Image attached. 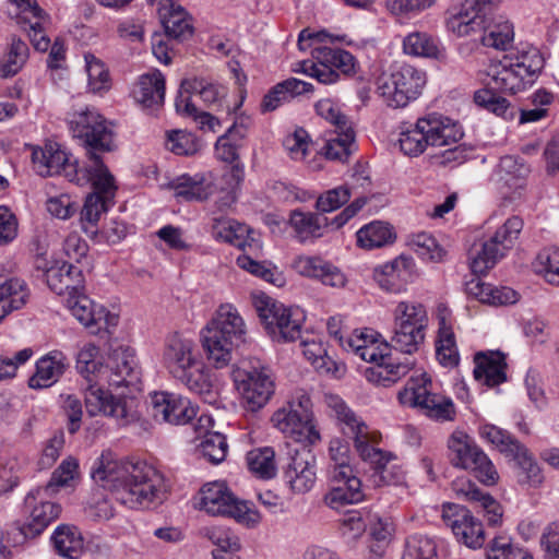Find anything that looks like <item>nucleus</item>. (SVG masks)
<instances>
[{"label":"nucleus","mask_w":559,"mask_h":559,"mask_svg":"<svg viewBox=\"0 0 559 559\" xmlns=\"http://www.w3.org/2000/svg\"><path fill=\"white\" fill-rule=\"evenodd\" d=\"M92 477L130 508L148 506L162 500L164 495V477L154 466L146 462H124L111 452H103L97 459Z\"/></svg>","instance_id":"nucleus-1"},{"label":"nucleus","mask_w":559,"mask_h":559,"mask_svg":"<svg viewBox=\"0 0 559 559\" xmlns=\"http://www.w3.org/2000/svg\"><path fill=\"white\" fill-rule=\"evenodd\" d=\"M329 405L333 408L344 435L354 439V444L360 457L369 462L373 468L370 480L374 487L400 486L404 484L405 473L397 459L383 452L369 442L371 440L368 427L338 397H330Z\"/></svg>","instance_id":"nucleus-2"},{"label":"nucleus","mask_w":559,"mask_h":559,"mask_svg":"<svg viewBox=\"0 0 559 559\" xmlns=\"http://www.w3.org/2000/svg\"><path fill=\"white\" fill-rule=\"evenodd\" d=\"M247 329L238 310L230 304L221 305L201 330L200 341L207 360L224 368L233 354L246 341Z\"/></svg>","instance_id":"nucleus-3"},{"label":"nucleus","mask_w":559,"mask_h":559,"mask_svg":"<svg viewBox=\"0 0 559 559\" xmlns=\"http://www.w3.org/2000/svg\"><path fill=\"white\" fill-rule=\"evenodd\" d=\"M463 136L461 127L443 115L432 112L418 118L414 126L401 131L400 148L411 157L423 154L428 146H447Z\"/></svg>","instance_id":"nucleus-4"},{"label":"nucleus","mask_w":559,"mask_h":559,"mask_svg":"<svg viewBox=\"0 0 559 559\" xmlns=\"http://www.w3.org/2000/svg\"><path fill=\"white\" fill-rule=\"evenodd\" d=\"M91 165L88 168L87 180L91 182L94 191L90 193L81 210V224L84 231L91 236L97 234V223L100 216L107 212L108 202L116 193L115 178L104 165L99 155L90 153Z\"/></svg>","instance_id":"nucleus-5"},{"label":"nucleus","mask_w":559,"mask_h":559,"mask_svg":"<svg viewBox=\"0 0 559 559\" xmlns=\"http://www.w3.org/2000/svg\"><path fill=\"white\" fill-rule=\"evenodd\" d=\"M254 308L266 333L276 342H294L300 337L306 319L299 308L286 307L266 296L254 297Z\"/></svg>","instance_id":"nucleus-6"},{"label":"nucleus","mask_w":559,"mask_h":559,"mask_svg":"<svg viewBox=\"0 0 559 559\" xmlns=\"http://www.w3.org/2000/svg\"><path fill=\"white\" fill-rule=\"evenodd\" d=\"M271 421L286 437L305 447L320 441V433L313 420L312 403L310 397L305 394L278 408L273 414Z\"/></svg>","instance_id":"nucleus-7"},{"label":"nucleus","mask_w":559,"mask_h":559,"mask_svg":"<svg viewBox=\"0 0 559 559\" xmlns=\"http://www.w3.org/2000/svg\"><path fill=\"white\" fill-rule=\"evenodd\" d=\"M449 459L454 467L471 472L481 484L496 485L499 474L483 449L462 430H455L448 440Z\"/></svg>","instance_id":"nucleus-8"},{"label":"nucleus","mask_w":559,"mask_h":559,"mask_svg":"<svg viewBox=\"0 0 559 559\" xmlns=\"http://www.w3.org/2000/svg\"><path fill=\"white\" fill-rule=\"evenodd\" d=\"M426 73L411 64H403L394 72L382 73L377 80V92L392 108H403L416 99L426 85Z\"/></svg>","instance_id":"nucleus-9"},{"label":"nucleus","mask_w":559,"mask_h":559,"mask_svg":"<svg viewBox=\"0 0 559 559\" xmlns=\"http://www.w3.org/2000/svg\"><path fill=\"white\" fill-rule=\"evenodd\" d=\"M479 435L504 456L515 461L523 476L522 481L534 487L543 483L544 475L533 454L509 431L495 425L485 424L479 427Z\"/></svg>","instance_id":"nucleus-10"},{"label":"nucleus","mask_w":559,"mask_h":559,"mask_svg":"<svg viewBox=\"0 0 559 559\" xmlns=\"http://www.w3.org/2000/svg\"><path fill=\"white\" fill-rule=\"evenodd\" d=\"M85 407L90 416L111 417L120 427L140 423L139 401L133 396L114 395L103 386L90 384L85 388Z\"/></svg>","instance_id":"nucleus-11"},{"label":"nucleus","mask_w":559,"mask_h":559,"mask_svg":"<svg viewBox=\"0 0 559 559\" xmlns=\"http://www.w3.org/2000/svg\"><path fill=\"white\" fill-rule=\"evenodd\" d=\"M195 507L211 515H228L247 525H255L261 521L257 510L239 501L223 483H211L201 490Z\"/></svg>","instance_id":"nucleus-12"},{"label":"nucleus","mask_w":559,"mask_h":559,"mask_svg":"<svg viewBox=\"0 0 559 559\" xmlns=\"http://www.w3.org/2000/svg\"><path fill=\"white\" fill-rule=\"evenodd\" d=\"M401 405L419 407L436 420H453L455 407L450 397L431 392V381L420 377L411 378L404 389L397 393Z\"/></svg>","instance_id":"nucleus-13"},{"label":"nucleus","mask_w":559,"mask_h":559,"mask_svg":"<svg viewBox=\"0 0 559 559\" xmlns=\"http://www.w3.org/2000/svg\"><path fill=\"white\" fill-rule=\"evenodd\" d=\"M401 405L419 407L436 420H453L455 407L450 397L431 392V381L420 377L411 378L404 389L397 393Z\"/></svg>","instance_id":"nucleus-14"},{"label":"nucleus","mask_w":559,"mask_h":559,"mask_svg":"<svg viewBox=\"0 0 559 559\" xmlns=\"http://www.w3.org/2000/svg\"><path fill=\"white\" fill-rule=\"evenodd\" d=\"M523 221L519 216H512L479 248L474 247L471 252V270L475 273H487L499 259L512 247L523 229Z\"/></svg>","instance_id":"nucleus-15"},{"label":"nucleus","mask_w":559,"mask_h":559,"mask_svg":"<svg viewBox=\"0 0 559 559\" xmlns=\"http://www.w3.org/2000/svg\"><path fill=\"white\" fill-rule=\"evenodd\" d=\"M69 127L74 138L95 151H110L112 131L106 119L94 107H81L69 115Z\"/></svg>","instance_id":"nucleus-16"},{"label":"nucleus","mask_w":559,"mask_h":559,"mask_svg":"<svg viewBox=\"0 0 559 559\" xmlns=\"http://www.w3.org/2000/svg\"><path fill=\"white\" fill-rule=\"evenodd\" d=\"M32 160L40 176L63 175L70 182L79 186L85 185L88 169H79L76 159L60 148L57 143H48L44 147L35 148Z\"/></svg>","instance_id":"nucleus-17"},{"label":"nucleus","mask_w":559,"mask_h":559,"mask_svg":"<svg viewBox=\"0 0 559 559\" xmlns=\"http://www.w3.org/2000/svg\"><path fill=\"white\" fill-rule=\"evenodd\" d=\"M238 381L241 404L247 412L255 413L263 408L274 394L275 384L271 370L265 366H251L239 373Z\"/></svg>","instance_id":"nucleus-18"},{"label":"nucleus","mask_w":559,"mask_h":559,"mask_svg":"<svg viewBox=\"0 0 559 559\" xmlns=\"http://www.w3.org/2000/svg\"><path fill=\"white\" fill-rule=\"evenodd\" d=\"M148 407L158 423L186 425L197 416V408L187 397L169 392L152 393Z\"/></svg>","instance_id":"nucleus-19"},{"label":"nucleus","mask_w":559,"mask_h":559,"mask_svg":"<svg viewBox=\"0 0 559 559\" xmlns=\"http://www.w3.org/2000/svg\"><path fill=\"white\" fill-rule=\"evenodd\" d=\"M68 307L71 313L80 321L91 334L98 335L102 332H110L119 322V317L108 311L105 307L94 304L88 297L79 293L68 298Z\"/></svg>","instance_id":"nucleus-20"},{"label":"nucleus","mask_w":559,"mask_h":559,"mask_svg":"<svg viewBox=\"0 0 559 559\" xmlns=\"http://www.w3.org/2000/svg\"><path fill=\"white\" fill-rule=\"evenodd\" d=\"M459 542L469 548H480L485 543L483 523L469 510L456 504H448L442 514Z\"/></svg>","instance_id":"nucleus-21"},{"label":"nucleus","mask_w":559,"mask_h":559,"mask_svg":"<svg viewBox=\"0 0 559 559\" xmlns=\"http://www.w3.org/2000/svg\"><path fill=\"white\" fill-rule=\"evenodd\" d=\"M198 360L192 338L180 333L170 334L166 338L163 361L173 377L183 374V370L193 367Z\"/></svg>","instance_id":"nucleus-22"},{"label":"nucleus","mask_w":559,"mask_h":559,"mask_svg":"<svg viewBox=\"0 0 559 559\" xmlns=\"http://www.w3.org/2000/svg\"><path fill=\"white\" fill-rule=\"evenodd\" d=\"M445 26L448 32L456 35L481 33L485 28V13L479 0H463L459 7L450 9Z\"/></svg>","instance_id":"nucleus-23"},{"label":"nucleus","mask_w":559,"mask_h":559,"mask_svg":"<svg viewBox=\"0 0 559 559\" xmlns=\"http://www.w3.org/2000/svg\"><path fill=\"white\" fill-rule=\"evenodd\" d=\"M290 489L296 493L309 491L316 483V457L310 450H296L284 472Z\"/></svg>","instance_id":"nucleus-24"},{"label":"nucleus","mask_w":559,"mask_h":559,"mask_svg":"<svg viewBox=\"0 0 559 559\" xmlns=\"http://www.w3.org/2000/svg\"><path fill=\"white\" fill-rule=\"evenodd\" d=\"M213 420L209 415H201L195 426L197 451L212 464L223 462L227 455V442L225 436L211 431Z\"/></svg>","instance_id":"nucleus-25"},{"label":"nucleus","mask_w":559,"mask_h":559,"mask_svg":"<svg viewBox=\"0 0 559 559\" xmlns=\"http://www.w3.org/2000/svg\"><path fill=\"white\" fill-rule=\"evenodd\" d=\"M84 282L82 270L70 262H55L48 271L47 285L58 295L71 298L83 292Z\"/></svg>","instance_id":"nucleus-26"},{"label":"nucleus","mask_w":559,"mask_h":559,"mask_svg":"<svg viewBox=\"0 0 559 559\" xmlns=\"http://www.w3.org/2000/svg\"><path fill=\"white\" fill-rule=\"evenodd\" d=\"M413 270V259L402 254L391 262L376 267L373 278L383 290L396 293L409 280Z\"/></svg>","instance_id":"nucleus-27"},{"label":"nucleus","mask_w":559,"mask_h":559,"mask_svg":"<svg viewBox=\"0 0 559 559\" xmlns=\"http://www.w3.org/2000/svg\"><path fill=\"white\" fill-rule=\"evenodd\" d=\"M103 372L100 383L104 381L109 386H134L139 382V371L136 370V362L131 354L126 350L115 352L110 364Z\"/></svg>","instance_id":"nucleus-28"},{"label":"nucleus","mask_w":559,"mask_h":559,"mask_svg":"<svg viewBox=\"0 0 559 559\" xmlns=\"http://www.w3.org/2000/svg\"><path fill=\"white\" fill-rule=\"evenodd\" d=\"M133 97L143 109L156 110L164 104L165 78L159 70L142 74L135 83Z\"/></svg>","instance_id":"nucleus-29"},{"label":"nucleus","mask_w":559,"mask_h":559,"mask_svg":"<svg viewBox=\"0 0 559 559\" xmlns=\"http://www.w3.org/2000/svg\"><path fill=\"white\" fill-rule=\"evenodd\" d=\"M474 377L487 386H496L507 380L506 356L501 352H478L474 356Z\"/></svg>","instance_id":"nucleus-30"},{"label":"nucleus","mask_w":559,"mask_h":559,"mask_svg":"<svg viewBox=\"0 0 559 559\" xmlns=\"http://www.w3.org/2000/svg\"><path fill=\"white\" fill-rule=\"evenodd\" d=\"M313 85L296 78H289L274 85L263 97L260 108L262 112L274 111L283 104L304 94L312 93Z\"/></svg>","instance_id":"nucleus-31"},{"label":"nucleus","mask_w":559,"mask_h":559,"mask_svg":"<svg viewBox=\"0 0 559 559\" xmlns=\"http://www.w3.org/2000/svg\"><path fill=\"white\" fill-rule=\"evenodd\" d=\"M68 366V359L62 352H50L36 362V372L31 377L28 385L33 389L49 388L59 380Z\"/></svg>","instance_id":"nucleus-32"},{"label":"nucleus","mask_w":559,"mask_h":559,"mask_svg":"<svg viewBox=\"0 0 559 559\" xmlns=\"http://www.w3.org/2000/svg\"><path fill=\"white\" fill-rule=\"evenodd\" d=\"M45 497L37 498L28 507H32L27 522L21 528L25 537H35L41 534L50 523L56 521L61 514V506L43 500ZM27 506V503L25 502Z\"/></svg>","instance_id":"nucleus-33"},{"label":"nucleus","mask_w":559,"mask_h":559,"mask_svg":"<svg viewBox=\"0 0 559 559\" xmlns=\"http://www.w3.org/2000/svg\"><path fill=\"white\" fill-rule=\"evenodd\" d=\"M448 316L449 311L447 308L439 309V330L436 341V354L442 366L453 368L459 365L460 356L452 325L447 320Z\"/></svg>","instance_id":"nucleus-34"},{"label":"nucleus","mask_w":559,"mask_h":559,"mask_svg":"<svg viewBox=\"0 0 559 559\" xmlns=\"http://www.w3.org/2000/svg\"><path fill=\"white\" fill-rule=\"evenodd\" d=\"M413 366L414 362L408 358L402 362H392L386 355H381L380 362L366 369V378L376 385L386 388L405 377Z\"/></svg>","instance_id":"nucleus-35"},{"label":"nucleus","mask_w":559,"mask_h":559,"mask_svg":"<svg viewBox=\"0 0 559 559\" xmlns=\"http://www.w3.org/2000/svg\"><path fill=\"white\" fill-rule=\"evenodd\" d=\"M488 76L490 80L487 85L492 90L503 93L515 94L527 84L526 80L509 61L491 64L488 70Z\"/></svg>","instance_id":"nucleus-36"},{"label":"nucleus","mask_w":559,"mask_h":559,"mask_svg":"<svg viewBox=\"0 0 559 559\" xmlns=\"http://www.w3.org/2000/svg\"><path fill=\"white\" fill-rule=\"evenodd\" d=\"M78 472L76 460L69 457L64 460L52 473L50 480L44 487H38L27 493L25 502L31 504L37 498L50 497L58 492L60 488L70 485Z\"/></svg>","instance_id":"nucleus-37"},{"label":"nucleus","mask_w":559,"mask_h":559,"mask_svg":"<svg viewBox=\"0 0 559 559\" xmlns=\"http://www.w3.org/2000/svg\"><path fill=\"white\" fill-rule=\"evenodd\" d=\"M76 370L90 384H96L103 386L100 378L103 372L106 371V367L100 360L99 347L93 343L84 344L76 356Z\"/></svg>","instance_id":"nucleus-38"},{"label":"nucleus","mask_w":559,"mask_h":559,"mask_svg":"<svg viewBox=\"0 0 559 559\" xmlns=\"http://www.w3.org/2000/svg\"><path fill=\"white\" fill-rule=\"evenodd\" d=\"M326 221L318 214L299 210L293 211L289 216V225L300 242L322 237L323 229L328 225Z\"/></svg>","instance_id":"nucleus-39"},{"label":"nucleus","mask_w":559,"mask_h":559,"mask_svg":"<svg viewBox=\"0 0 559 559\" xmlns=\"http://www.w3.org/2000/svg\"><path fill=\"white\" fill-rule=\"evenodd\" d=\"M51 539L58 554L68 559H79L83 554L84 538L74 525H59L55 530Z\"/></svg>","instance_id":"nucleus-40"},{"label":"nucleus","mask_w":559,"mask_h":559,"mask_svg":"<svg viewBox=\"0 0 559 559\" xmlns=\"http://www.w3.org/2000/svg\"><path fill=\"white\" fill-rule=\"evenodd\" d=\"M182 373L174 378L185 384L191 392L202 396L204 401L211 403L214 400L213 384L202 361L198 360L193 367L187 368Z\"/></svg>","instance_id":"nucleus-41"},{"label":"nucleus","mask_w":559,"mask_h":559,"mask_svg":"<svg viewBox=\"0 0 559 559\" xmlns=\"http://www.w3.org/2000/svg\"><path fill=\"white\" fill-rule=\"evenodd\" d=\"M165 35H191L194 32L191 15L181 7H157Z\"/></svg>","instance_id":"nucleus-42"},{"label":"nucleus","mask_w":559,"mask_h":559,"mask_svg":"<svg viewBox=\"0 0 559 559\" xmlns=\"http://www.w3.org/2000/svg\"><path fill=\"white\" fill-rule=\"evenodd\" d=\"M335 136L326 140L323 147L328 159L345 163L356 150L355 131L352 126L334 130Z\"/></svg>","instance_id":"nucleus-43"},{"label":"nucleus","mask_w":559,"mask_h":559,"mask_svg":"<svg viewBox=\"0 0 559 559\" xmlns=\"http://www.w3.org/2000/svg\"><path fill=\"white\" fill-rule=\"evenodd\" d=\"M497 174L504 187L518 190L524 187L530 168L520 157L507 155L501 157Z\"/></svg>","instance_id":"nucleus-44"},{"label":"nucleus","mask_w":559,"mask_h":559,"mask_svg":"<svg viewBox=\"0 0 559 559\" xmlns=\"http://www.w3.org/2000/svg\"><path fill=\"white\" fill-rule=\"evenodd\" d=\"M356 236L357 245L367 250L390 245L395 238L392 227L380 221L365 225L357 231Z\"/></svg>","instance_id":"nucleus-45"},{"label":"nucleus","mask_w":559,"mask_h":559,"mask_svg":"<svg viewBox=\"0 0 559 559\" xmlns=\"http://www.w3.org/2000/svg\"><path fill=\"white\" fill-rule=\"evenodd\" d=\"M426 330L423 328L394 324L389 346L404 354L412 355L417 352L425 342ZM388 346V344H385Z\"/></svg>","instance_id":"nucleus-46"},{"label":"nucleus","mask_w":559,"mask_h":559,"mask_svg":"<svg viewBox=\"0 0 559 559\" xmlns=\"http://www.w3.org/2000/svg\"><path fill=\"white\" fill-rule=\"evenodd\" d=\"M249 471L261 479H271L277 473L275 451L271 447L252 449L247 453Z\"/></svg>","instance_id":"nucleus-47"},{"label":"nucleus","mask_w":559,"mask_h":559,"mask_svg":"<svg viewBox=\"0 0 559 559\" xmlns=\"http://www.w3.org/2000/svg\"><path fill=\"white\" fill-rule=\"evenodd\" d=\"M247 135L243 126L233 124L221 135L215 143L216 157L225 163H234L238 159V150Z\"/></svg>","instance_id":"nucleus-48"},{"label":"nucleus","mask_w":559,"mask_h":559,"mask_svg":"<svg viewBox=\"0 0 559 559\" xmlns=\"http://www.w3.org/2000/svg\"><path fill=\"white\" fill-rule=\"evenodd\" d=\"M393 323L406 328L427 329L429 318L425 306L416 301H400L393 310Z\"/></svg>","instance_id":"nucleus-49"},{"label":"nucleus","mask_w":559,"mask_h":559,"mask_svg":"<svg viewBox=\"0 0 559 559\" xmlns=\"http://www.w3.org/2000/svg\"><path fill=\"white\" fill-rule=\"evenodd\" d=\"M509 63L516 68V71L526 80L532 83L536 74L544 67V58L540 52L533 47L520 50L515 47L513 51V60H508Z\"/></svg>","instance_id":"nucleus-50"},{"label":"nucleus","mask_w":559,"mask_h":559,"mask_svg":"<svg viewBox=\"0 0 559 559\" xmlns=\"http://www.w3.org/2000/svg\"><path fill=\"white\" fill-rule=\"evenodd\" d=\"M312 57L317 61L330 63L334 70H338L345 75L355 72L356 61L354 56L343 49L318 46L313 48Z\"/></svg>","instance_id":"nucleus-51"},{"label":"nucleus","mask_w":559,"mask_h":559,"mask_svg":"<svg viewBox=\"0 0 559 559\" xmlns=\"http://www.w3.org/2000/svg\"><path fill=\"white\" fill-rule=\"evenodd\" d=\"M403 50L406 55L443 60L445 48L437 37H404Z\"/></svg>","instance_id":"nucleus-52"},{"label":"nucleus","mask_w":559,"mask_h":559,"mask_svg":"<svg viewBox=\"0 0 559 559\" xmlns=\"http://www.w3.org/2000/svg\"><path fill=\"white\" fill-rule=\"evenodd\" d=\"M364 499L360 479H352L349 484H341L330 487L324 496V502L332 509H338L345 504L357 503Z\"/></svg>","instance_id":"nucleus-53"},{"label":"nucleus","mask_w":559,"mask_h":559,"mask_svg":"<svg viewBox=\"0 0 559 559\" xmlns=\"http://www.w3.org/2000/svg\"><path fill=\"white\" fill-rule=\"evenodd\" d=\"M175 197L183 201H202L212 193L211 187L201 177L182 176L174 185Z\"/></svg>","instance_id":"nucleus-54"},{"label":"nucleus","mask_w":559,"mask_h":559,"mask_svg":"<svg viewBox=\"0 0 559 559\" xmlns=\"http://www.w3.org/2000/svg\"><path fill=\"white\" fill-rule=\"evenodd\" d=\"M212 230L216 239L239 248L245 246V237L249 231L246 225L226 218L214 219Z\"/></svg>","instance_id":"nucleus-55"},{"label":"nucleus","mask_w":559,"mask_h":559,"mask_svg":"<svg viewBox=\"0 0 559 559\" xmlns=\"http://www.w3.org/2000/svg\"><path fill=\"white\" fill-rule=\"evenodd\" d=\"M84 59L88 76V88L93 93L107 92L110 88V76L104 62L92 53H85Z\"/></svg>","instance_id":"nucleus-56"},{"label":"nucleus","mask_w":559,"mask_h":559,"mask_svg":"<svg viewBox=\"0 0 559 559\" xmlns=\"http://www.w3.org/2000/svg\"><path fill=\"white\" fill-rule=\"evenodd\" d=\"M402 559H437V544L429 536L412 535L406 539Z\"/></svg>","instance_id":"nucleus-57"},{"label":"nucleus","mask_w":559,"mask_h":559,"mask_svg":"<svg viewBox=\"0 0 559 559\" xmlns=\"http://www.w3.org/2000/svg\"><path fill=\"white\" fill-rule=\"evenodd\" d=\"M487 559H533L532 556L515 547L508 536H496L488 546L486 552Z\"/></svg>","instance_id":"nucleus-58"},{"label":"nucleus","mask_w":559,"mask_h":559,"mask_svg":"<svg viewBox=\"0 0 559 559\" xmlns=\"http://www.w3.org/2000/svg\"><path fill=\"white\" fill-rule=\"evenodd\" d=\"M28 58V46L21 38L12 41L9 52L0 66V75L9 78L15 75Z\"/></svg>","instance_id":"nucleus-59"},{"label":"nucleus","mask_w":559,"mask_h":559,"mask_svg":"<svg viewBox=\"0 0 559 559\" xmlns=\"http://www.w3.org/2000/svg\"><path fill=\"white\" fill-rule=\"evenodd\" d=\"M413 250L423 259L430 261H441L445 254L437 240L427 233H419L413 236L411 240Z\"/></svg>","instance_id":"nucleus-60"},{"label":"nucleus","mask_w":559,"mask_h":559,"mask_svg":"<svg viewBox=\"0 0 559 559\" xmlns=\"http://www.w3.org/2000/svg\"><path fill=\"white\" fill-rule=\"evenodd\" d=\"M167 148L176 155H193L199 148L197 138L183 130H173L167 133Z\"/></svg>","instance_id":"nucleus-61"},{"label":"nucleus","mask_w":559,"mask_h":559,"mask_svg":"<svg viewBox=\"0 0 559 559\" xmlns=\"http://www.w3.org/2000/svg\"><path fill=\"white\" fill-rule=\"evenodd\" d=\"M298 69L295 72H302L309 76L318 80L323 84L336 83L340 79V74L334 70L330 63L323 61H302L298 64Z\"/></svg>","instance_id":"nucleus-62"},{"label":"nucleus","mask_w":559,"mask_h":559,"mask_svg":"<svg viewBox=\"0 0 559 559\" xmlns=\"http://www.w3.org/2000/svg\"><path fill=\"white\" fill-rule=\"evenodd\" d=\"M203 534L212 542L213 545L218 547L216 551L235 552L240 549L238 537L228 528L207 527L204 528Z\"/></svg>","instance_id":"nucleus-63"},{"label":"nucleus","mask_w":559,"mask_h":559,"mask_svg":"<svg viewBox=\"0 0 559 559\" xmlns=\"http://www.w3.org/2000/svg\"><path fill=\"white\" fill-rule=\"evenodd\" d=\"M537 262L543 267L546 281L559 286V248H547L537 255Z\"/></svg>","instance_id":"nucleus-64"}]
</instances>
